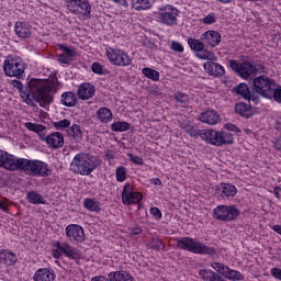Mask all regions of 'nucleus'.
<instances>
[{
  "label": "nucleus",
  "mask_w": 281,
  "mask_h": 281,
  "mask_svg": "<svg viewBox=\"0 0 281 281\" xmlns=\"http://www.w3.org/2000/svg\"><path fill=\"white\" fill-rule=\"evenodd\" d=\"M11 85L19 90L20 97L29 106H34L35 102H38L40 106H47L54 102V97H52L54 87L42 79H31L27 86L14 79Z\"/></svg>",
  "instance_id": "1"
},
{
  "label": "nucleus",
  "mask_w": 281,
  "mask_h": 281,
  "mask_svg": "<svg viewBox=\"0 0 281 281\" xmlns=\"http://www.w3.org/2000/svg\"><path fill=\"white\" fill-rule=\"evenodd\" d=\"M25 172L29 177H52V168L43 160L18 158L15 172Z\"/></svg>",
  "instance_id": "2"
},
{
  "label": "nucleus",
  "mask_w": 281,
  "mask_h": 281,
  "mask_svg": "<svg viewBox=\"0 0 281 281\" xmlns=\"http://www.w3.org/2000/svg\"><path fill=\"white\" fill-rule=\"evenodd\" d=\"M98 157L91 154H77L70 162V169L75 175L89 177L98 168Z\"/></svg>",
  "instance_id": "3"
},
{
  "label": "nucleus",
  "mask_w": 281,
  "mask_h": 281,
  "mask_svg": "<svg viewBox=\"0 0 281 281\" xmlns=\"http://www.w3.org/2000/svg\"><path fill=\"white\" fill-rule=\"evenodd\" d=\"M178 249H183V251H190V254H195L198 256H211L216 255V248L205 245L198 238L192 237H181L177 240Z\"/></svg>",
  "instance_id": "4"
},
{
  "label": "nucleus",
  "mask_w": 281,
  "mask_h": 281,
  "mask_svg": "<svg viewBox=\"0 0 281 281\" xmlns=\"http://www.w3.org/2000/svg\"><path fill=\"white\" fill-rule=\"evenodd\" d=\"M200 137L211 146H229L234 144V134L224 130H202Z\"/></svg>",
  "instance_id": "5"
},
{
  "label": "nucleus",
  "mask_w": 281,
  "mask_h": 281,
  "mask_svg": "<svg viewBox=\"0 0 281 281\" xmlns=\"http://www.w3.org/2000/svg\"><path fill=\"white\" fill-rule=\"evenodd\" d=\"M53 247H55L56 249L52 250V256L56 260H59V258H63V256H65V258H68V260H74L76 265H80V260H82V254L78 248L69 245V243L59 240L55 241L53 244Z\"/></svg>",
  "instance_id": "6"
},
{
  "label": "nucleus",
  "mask_w": 281,
  "mask_h": 281,
  "mask_svg": "<svg viewBox=\"0 0 281 281\" xmlns=\"http://www.w3.org/2000/svg\"><path fill=\"white\" fill-rule=\"evenodd\" d=\"M3 71L8 78L21 80L25 76V63L19 56L9 55L3 63Z\"/></svg>",
  "instance_id": "7"
},
{
  "label": "nucleus",
  "mask_w": 281,
  "mask_h": 281,
  "mask_svg": "<svg viewBox=\"0 0 281 281\" xmlns=\"http://www.w3.org/2000/svg\"><path fill=\"white\" fill-rule=\"evenodd\" d=\"M238 216H240V209L236 204H220L213 209V218H215V221L232 223L238 221Z\"/></svg>",
  "instance_id": "8"
},
{
  "label": "nucleus",
  "mask_w": 281,
  "mask_h": 281,
  "mask_svg": "<svg viewBox=\"0 0 281 281\" xmlns=\"http://www.w3.org/2000/svg\"><path fill=\"white\" fill-rule=\"evenodd\" d=\"M276 85L277 82L273 79L261 75L252 80L254 93L267 99L271 95V91H273Z\"/></svg>",
  "instance_id": "9"
},
{
  "label": "nucleus",
  "mask_w": 281,
  "mask_h": 281,
  "mask_svg": "<svg viewBox=\"0 0 281 281\" xmlns=\"http://www.w3.org/2000/svg\"><path fill=\"white\" fill-rule=\"evenodd\" d=\"M105 55L112 65L115 67H128L133 65V58L126 54L123 49L108 47L105 49Z\"/></svg>",
  "instance_id": "10"
},
{
  "label": "nucleus",
  "mask_w": 281,
  "mask_h": 281,
  "mask_svg": "<svg viewBox=\"0 0 281 281\" xmlns=\"http://www.w3.org/2000/svg\"><path fill=\"white\" fill-rule=\"evenodd\" d=\"M228 65L231 69L235 71V74H237L244 80H249L251 76H256V74H258L256 66H254V64L249 61L239 63L236 59H231L228 61Z\"/></svg>",
  "instance_id": "11"
},
{
  "label": "nucleus",
  "mask_w": 281,
  "mask_h": 281,
  "mask_svg": "<svg viewBox=\"0 0 281 281\" xmlns=\"http://www.w3.org/2000/svg\"><path fill=\"white\" fill-rule=\"evenodd\" d=\"M123 205H139L144 199V194L139 191H135V187L131 182H126L121 193Z\"/></svg>",
  "instance_id": "12"
},
{
  "label": "nucleus",
  "mask_w": 281,
  "mask_h": 281,
  "mask_svg": "<svg viewBox=\"0 0 281 281\" xmlns=\"http://www.w3.org/2000/svg\"><path fill=\"white\" fill-rule=\"evenodd\" d=\"M179 14H181V11H179V9H177L172 4H167L159 8L158 19L160 23H164V25L172 27V25H177V16H179Z\"/></svg>",
  "instance_id": "13"
},
{
  "label": "nucleus",
  "mask_w": 281,
  "mask_h": 281,
  "mask_svg": "<svg viewBox=\"0 0 281 281\" xmlns=\"http://www.w3.org/2000/svg\"><path fill=\"white\" fill-rule=\"evenodd\" d=\"M66 8L71 14L91 16V2L89 0H66Z\"/></svg>",
  "instance_id": "14"
},
{
  "label": "nucleus",
  "mask_w": 281,
  "mask_h": 281,
  "mask_svg": "<svg viewBox=\"0 0 281 281\" xmlns=\"http://www.w3.org/2000/svg\"><path fill=\"white\" fill-rule=\"evenodd\" d=\"M233 93H235V95H239L247 102H252L255 105L260 104V95H258L256 92H251V90H249V86L245 82L235 86L233 88Z\"/></svg>",
  "instance_id": "15"
},
{
  "label": "nucleus",
  "mask_w": 281,
  "mask_h": 281,
  "mask_svg": "<svg viewBox=\"0 0 281 281\" xmlns=\"http://www.w3.org/2000/svg\"><path fill=\"white\" fill-rule=\"evenodd\" d=\"M16 161H19V157L0 149V168H4V170L10 172H16Z\"/></svg>",
  "instance_id": "16"
},
{
  "label": "nucleus",
  "mask_w": 281,
  "mask_h": 281,
  "mask_svg": "<svg viewBox=\"0 0 281 281\" xmlns=\"http://www.w3.org/2000/svg\"><path fill=\"white\" fill-rule=\"evenodd\" d=\"M66 236L71 243H85V228L78 224H69L66 227Z\"/></svg>",
  "instance_id": "17"
},
{
  "label": "nucleus",
  "mask_w": 281,
  "mask_h": 281,
  "mask_svg": "<svg viewBox=\"0 0 281 281\" xmlns=\"http://www.w3.org/2000/svg\"><path fill=\"white\" fill-rule=\"evenodd\" d=\"M234 110L236 115H239V117H244L245 120H249L256 115V109L252 104L244 101L237 102Z\"/></svg>",
  "instance_id": "18"
},
{
  "label": "nucleus",
  "mask_w": 281,
  "mask_h": 281,
  "mask_svg": "<svg viewBox=\"0 0 281 281\" xmlns=\"http://www.w3.org/2000/svg\"><path fill=\"white\" fill-rule=\"evenodd\" d=\"M203 69L209 76H213V78H222V76H225V67L216 63V60L204 63Z\"/></svg>",
  "instance_id": "19"
},
{
  "label": "nucleus",
  "mask_w": 281,
  "mask_h": 281,
  "mask_svg": "<svg viewBox=\"0 0 281 281\" xmlns=\"http://www.w3.org/2000/svg\"><path fill=\"white\" fill-rule=\"evenodd\" d=\"M19 261L16 254L10 249L0 250V266L1 267H14Z\"/></svg>",
  "instance_id": "20"
},
{
  "label": "nucleus",
  "mask_w": 281,
  "mask_h": 281,
  "mask_svg": "<svg viewBox=\"0 0 281 281\" xmlns=\"http://www.w3.org/2000/svg\"><path fill=\"white\" fill-rule=\"evenodd\" d=\"M199 120L203 124H209L210 126H216V124H221V115L214 110H206L202 112L199 116Z\"/></svg>",
  "instance_id": "21"
},
{
  "label": "nucleus",
  "mask_w": 281,
  "mask_h": 281,
  "mask_svg": "<svg viewBox=\"0 0 281 281\" xmlns=\"http://www.w3.org/2000/svg\"><path fill=\"white\" fill-rule=\"evenodd\" d=\"M95 95V86L89 82H82L78 87V98L80 100H91Z\"/></svg>",
  "instance_id": "22"
},
{
  "label": "nucleus",
  "mask_w": 281,
  "mask_h": 281,
  "mask_svg": "<svg viewBox=\"0 0 281 281\" xmlns=\"http://www.w3.org/2000/svg\"><path fill=\"white\" fill-rule=\"evenodd\" d=\"M14 32L18 38L25 41V38H30V36H32V25L26 22H15Z\"/></svg>",
  "instance_id": "23"
},
{
  "label": "nucleus",
  "mask_w": 281,
  "mask_h": 281,
  "mask_svg": "<svg viewBox=\"0 0 281 281\" xmlns=\"http://www.w3.org/2000/svg\"><path fill=\"white\" fill-rule=\"evenodd\" d=\"M45 142L49 148H63L65 146V136L60 132H54L46 136Z\"/></svg>",
  "instance_id": "24"
},
{
  "label": "nucleus",
  "mask_w": 281,
  "mask_h": 281,
  "mask_svg": "<svg viewBox=\"0 0 281 281\" xmlns=\"http://www.w3.org/2000/svg\"><path fill=\"white\" fill-rule=\"evenodd\" d=\"M217 192L222 199H232L235 194H238V189L232 183L222 182L217 188Z\"/></svg>",
  "instance_id": "25"
},
{
  "label": "nucleus",
  "mask_w": 281,
  "mask_h": 281,
  "mask_svg": "<svg viewBox=\"0 0 281 281\" xmlns=\"http://www.w3.org/2000/svg\"><path fill=\"white\" fill-rule=\"evenodd\" d=\"M34 281H55L56 272L49 268H41L33 276Z\"/></svg>",
  "instance_id": "26"
},
{
  "label": "nucleus",
  "mask_w": 281,
  "mask_h": 281,
  "mask_svg": "<svg viewBox=\"0 0 281 281\" xmlns=\"http://www.w3.org/2000/svg\"><path fill=\"white\" fill-rule=\"evenodd\" d=\"M204 43L207 47H216L221 43V33L217 31H207L204 33Z\"/></svg>",
  "instance_id": "27"
},
{
  "label": "nucleus",
  "mask_w": 281,
  "mask_h": 281,
  "mask_svg": "<svg viewBox=\"0 0 281 281\" xmlns=\"http://www.w3.org/2000/svg\"><path fill=\"white\" fill-rule=\"evenodd\" d=\"M26 201L32 205H46L47 203L43 194L34 190H31L26 193Z\"/></svg>",
  "instance_id": "28"
},
{
  "label": "nucleus",
  "mask_w": 281,
  "mask_h": 281,
  "mask_svg": "<svg viewBox=\"0 0 281 281\" xmlns=\"http://www.w3.org/2000/svg\"><path fill=\"white\" fill-rule=\"evenodd\" d=\"M97 117L101 124H109V122H113V112L109 108H100L97 111Z\"/></svg>",
  "instance_id": "29"
},
{
  "label": "nucleus",
  "mask_w": 281,
  "mask_h": 281,
  "mask_svg": "<svg viewBox=\"0 0 281 281\" xmlns=\"http://www.w3.org/2000/svg\"><path fill=\"white\" fill-rule=\"evenodd\" d=\"M108 278L112 281H134L133 276L126 271H112Z\"/></svg>",
  "instance_id": "30"
},
{
  "label": "nucleus",
  "mask_w": 281,
  "mask_h": 281,
  "mask_svg": "<svg viewBox=\"0 0 281 281\" xmlns=\"http://www.w3.org/2000/svg\"><path fill=\"white\" fill-rule=\"evenodd\" d=\"M199 276L202 277V280L204 281H225L221 274L213 270H200Z\"/></svg>",
  "instance_id": "31"
},
{
  "label": "nucleus",
  "mask_w": 281,
  "mask_h": 281,
  "mask_svg": "<svg viewBox=\"0 0 281 281\" xmlns=\"http://www.w3.org/2000/svg\"><path fill=\"white\" fill-rule=\"evenodd\" d=\"M60 102L64 106H76V104H78V99L74 92L68 91L61 94Z\"/></svg>",
  "instance_id": "32"
},
{
  "label": "nucleus",
  "mask_w": 281,
  "mask_h": 281,
  "mask_svg": "<svg viewBox=\"0 0 281 281\" xmlns=\"http://www.w3.org/2000/svg\"><path fill=\"white\" fill-rule=\"evenodd\" d=\"M110 128L113 133H126V131H131V123L125 121H116L111 124Z\"/></svg>",
  "instance_id": "33"
},
{
  "label": "nucleus",
  "mask_w": 281,
  "mask_h": 281,
  "mask_svg": "<svg viewBox=\"0 0 281 281\" xmlns=\"http://www.w3.org/2000/svg\"><path fill=\"white\" fill-rule=\"evenodd\" d=\"M83 207L88 210V212H100L102 209L100 207V201H95L91 198H86L83 200Z\"/></svg>",
  "instance_id": "34"
},
{
  "label": "nucleus",
  "mask_w": 281,
  "mask_h": 281,
  "mask_svg": "<svg viewBox=\"0 0 281 281\" xmlns=\"http://www.w3.org/2000/svg\"><path fill=\"white\" fill-rule=\"evenodd\" d=\"M132 8L137 12H142V10H150V8H153V2H150V0H132Z\"/></svg>",
  "instance_id": "35"
},
{
  "label": "nucleus",
  "mask_w": 281,
  "mask_h": 281,
  "mask_svg": "<svg viewBox=\"0 0 281 281\" xmlns=\"http://www.w3.org/2000/svg\"><path fill=\"white\" fill-rule=\"evenodd\" d=\"M142 74L145 78H148V80H153V82H159V78H161L159 71L148 67L143 68Z\"/></svg>",
  "instance_id": "36"
},
{
  "label": "nucleus",
  "mask_w": 281,
  "mask_h": 281,
  "mask_svg": "<svg viewBox=\"0 0 281 281\" xmlns=\"http://www.w3.org/2000/svg\"><path fill=\"white\" fill-rule=\"evenodd\" d=\"M224 278L226 280H232V281H243L245 280V276L240 273L238 270H232V268L228 267V270L224 273Z\"/></svg>",
  "instance_id": "37"
},
{
  "label": "nucleus",
  "mask_w": 281,
  "mask_h": 281,
  "mask_svg": "<svg viewBox=\"0 0 281 281\" xmlns=\"http://www.w3.org/2000/svg\"><path fill=\"white\" fill-rule=\"evenodd\" d=\"M266 100H274V102H278V104H281V86L278 83H274V87L272 88L270 95L266 97Z\"/></svg>",
  "instance_id": "38"
},
{
  "label": "nucleus",
  "mask_w": 281,
  "mask_h": 281,
  "mask_svg": "<svg viewBox=\"0 0 281 281\" xmlns=\"http://www.w3.org/2000/svg\"><path fill=\"white\" fill-rule=\"evenodd\" d=\"M173 100L181 104L184 109H187L188 104H190V97L184 92H176L173 95Z\"/></svg>",
  "instance_id": "39"
},
{
  "label": "nucleus",
  "mask_w": 281,
  "mask_h": 281,
  "mask_svg": "<svg viewBox=\"0 0 281 281\" xmlns=\"http://www.w3.org/2000/svg\"><path fill=\"white\" fill-rule=\"evenodd\" d=\"M150 249L155 251H166V244L160 238L151 237L149 239Z\"/></svg>",
  "instance_id": "40"
},
{
  "label": "nucleus",
  "mask_w": 281,
  "mask_h": 281,
  "mask_svg": "<svg viewBox=\"0 0 281 281\" xmlns=\"http://www.w3.org/2000/svg\"><path fill=\"white\" fill-rule=\"evenodd\" d=\"M116 181L119 183H124L128 177V170L124 166H119L115 170Z\"/></svg>",
  "instance_id": "41"
},
{
  "label": "nucleus",
  "mask_w": 281,
  "mask_h": 281,
  "mask_svg": "<svg viewBox=\"0 0 281 281\" xmlns=\"http://www.w3.org/2000/svg\"><path fill=\"white\" fill-rule=\"evenodd\" d=\"M57 47L60 52L64 53V56L76 58V48H74V46H69L67 44H57Z\"/></svg>",
  "instance_id": "42"
},
{
  "label": "nucleus",
  "mask_w": 281,
  "mask_h": 281,
  "mask_svg": "<svg viewBox=\"0 0 281 281\" xmlns=\"http://www.w3.org/2000/svg\"><path fill=\"white\" fill-rule=\"evenodd\" d=\"M67 134L74 139H80L82 137V130L79 124H72L68 127Z\"/></svg>",
  "instance_id": "43"
},
{
  "label": "nucleus",
  "mask_w": 281,
  "mask_h": 281,
  "mask_svg": "<svg viewBox=\"0 0 281 281\" xmlns=\"http://www.w3.org/2000/svg\"><path fill=\"white\" fill-rule=\"evenodd\" d=\"M196 56L201 60H209L207 63H211L212 60H218V58L212 53V50H207L205 48H203L200 53H196Z\"/></svg>",
  "instance_id": "44"
},
{
  "label": "nucleus",
  "mask_w": 281,
  "mask_h": 281,
  "mask_svg": "<svg viewBox=\"0 0 281 281\" xmlns=\"http://www.w3.org/2000/svg\"><path fill=\"white\" fill-rule=\"evenodd\" d=\"M188 45L191 49H193V52H198V54L205 47V44L192 37L188 38Z\"/></svg>",
  "instance_id": "45"
},
{
  "label": "nucleus",
  "mask_w": 281,
  "mask_h": 281,
  "mask_svg": "<svg viewBox=\"0 0 281 281\" xmlns=\"http://www.w3.org/2000/svg\"><path fill=\"white\" fill-rule=\"evenodd\" d=\"M69 126H71V121L67 119L53 122V127L55 128V131H67Z\"/></svg>",
  "instance_id": "46"
},
{
  "label": "nucleus",
  "mask_w": 281,
  "mask_h": 281,
  "mask_svg": "<svg viewBox=\"0 0 281 281\" xmlns=\"http://www.w3.org/2000/svg\"><path fill=\"white\" fill-rule=\"evenodd\" d=\"M130 236H139L144 234V228L139 224H134L133 226L128 227Z\"/></svg>",
  "instance_id": "47"
},
{
  "label": "nucleus",
  "mask_w": 281,
  "mask_h": 281,
  "mask_svg": "<svg viewBox=\"0 0 281 281\" xmlns=\"http://www.w3.org/2000/svg\"><path fill=\"white\" fill-rule=\"evenodd\" d=\"M212 269L217 271V273H221V276H223V277L225 276L226 271H228V267L221 262H213Z\"/></svg>",
  "instance_id": "48"
},
{
  "label": "nucleus",
  "mask_w": 281,
  "mask_h": 281,
  "mask_svg": "<svg viewBox=\"0 0 281 281\" xmlns=\"http://www.w3.org/2000/svg\"><path fill=\"white\" fill-rule=\"evenodd\" d=\"M127 157L132 164H135V166H144V158L135 154H127Z\"/></svg>",
  "instance_id": "49"
},
{
  "label": "nucleus",
  "mask_w": 281,
  "mask_h": 281,
  "mask_svg": "<svg viewBox=\"0 0 281 281\" xmlns=\"http://www.w3.org/2000/svg\"><path fill=\"white\" fill-rule=\"evenodd\" d=\"M91 69L93 74H97L98 76H103L104 74V66L100 63H93Z\"/></svg>",
  "instance_id": "50"
},
{
  "label": "nucleus",
  "mask_w": 281,
  "mask_h": 281,
  "mask_svg": "<svg viewBox=\"0 0 281 281\" xmlns=\"http://www.w3.org/2000/svg\"><path fill=\"white\" fill-rule=\"evenodd\" d=\"M171 49L172 52H177L178 54H183L184 52L183 44L177 41L171 42Z\"/></svg>",
  "instance_id": "51"
},
{
  "label": "nucleus",
  "mask_w": 281,
  "mask_h": 281,
  "mask_svg": "<svg viewBox=\"0 0 281 281\" xmlns=\"http://www.w3.org/2000/svg\"><path fill=\"white\" fill-rule=\"evenodd\" d=\"M10 205V200L8 198H3L2 201H0V210L4 212L5 214H10V209L8 207Z\"/></svg>",
  "instance_id": "52"
},
{
  "label": "nucleus",
  "mask_w": 281,
  "mask_h": 281,
  "mask_svg": "<svg viewBox=\"0 0 281 281\" xmlns=\"http://www.w3.org/2000/svg\"><path fill=\"white\" fill-rule=\"evenodd\" d=\"M57 58H58V63H60L61 65H69V63H71V60H74L72 57H69L65 54H59L57 56Z\"/></svg>",
  "instance_id": "53"
},
{
  "label": "nucleus",
  "mask_w": 281,
  "mask_h": 281,
  "mask_svg": "<svg viewBox=\"0 0 281 281\" xmlns=\"http://www.w3.org/2000/svg\"><path fill=\"white\" fill-rule=\"evenodd\" d=\"M216 21V15L214 13L207 14L205 18H203L202 23L205 25H212Z\"/></svg>",
  "instance_id": "54"
},
{
  "label": "nucleus",
  "mask_w": 281,
  "mask_h": 281,
  "mask_svg": "<svg viewBox=\"0 0 281 281\" xmlns=\"http://www.w3.org/2000/svg\"><path fill=\"white\" fill-rule=\"evenodd\" d=\"M150 215L156 218V221H161V210H159V207H151L150 209Z\"/></svg>",
  "instance_id": "55"
},
{
  "label": "nucleus",
  "mask_w": 281,
  "mask_h": 281,
  "mask_svg": "<svg viewBox=\"0 0 281 281\" xmlns=\"http://www.w3.org/2000/svg\"><path fill=\"white\" fill-rule=\"evenodd\" d=\"M180 128H182L183 131H186V133L190 130V127L192 126V123L188 120H181L180 122H178Z\"/></svg>",
  "instance_id": "56"
},
{
  "label": "nucleus",
  "mask_w": 281,
  "mask_h": 281,
  "mask_svg": "<svg viewBox=\"0 0 281 281\" xmlns=\"http://www.w3.org/2000/svg\"><path fill=\"white\" fill-rule=\"evenodd\" d=\"M224 128L226 131H231V133H240V130L238 128V126H236L233 123H226L224 124Z\"/></svg>",
  "instance_id": "57"
},
{
  "label": "nucleus",
  "mask_w": 281,
  "mask_h": 281,
  "mask_svg": "<svg viewBox=\"0 0 281 281\" xmlns=\"http://www.w3.org/2000/svg\"><path fill=\"white\" fill-rule=\"evenodd\" d=\"M270 273L273 278H276V280H280L281 281V269L280 268H272L270 270Z\"/></svg>",
  "instance_id": "58"
},
{
  "label": "nucleus",
  "mask_w": 281,
  "mask_h": 281,
  "mask_svg": "<svg viewBox=\"0 0 281 281\" xmlns=\"http://www.w3.org/2000/svg\"><path fill=\"white\" fill-rule=\"evenodd\" d=\"M187 133H188V135H191V137H199V135H201V133H199V131L194 130L193 126L189 127Z\"/></svg>",
  "instance_id": "59"
},
{
  "label": "nucleus",
  "mask_w": 281,
  "mask_h": 281,
  "mask_svg": "<svg viewBox=\"0 0 281 281\" xmlns=\"http://www.w3.org/2000/svg\"><path fill=\"white\" fill-rule=\"evenodd\" d=\"M91 281H112V279L105 276H95L91 278Z\"/></svg>",
  "instance_id": "60"
},
{
  "label": "nucleus",
  "mask_w": 281,
  "mask_h": 281,
  "mask_svg": "<svg viewBox=\"0 0 281 281\" xmlns=\"http://www.w3.org/2000/svg\"><path fill=\"white\" fill-rule=\"evenodd\" d=\"M113 3H116V5H122L123 8H128V1L126 0H109Z\"/></svg>",
  "instance_id": "61"
},
{
  "label": "nucleus",
  "mask_w": 281,
  "mask_h": 281,
  "mask_svg": "<svg viewBox=\"0 0 281 281\" xmlns=\"http://www.w3.org/2000/svg\"><path fill=\"white\" fill-rule=\"evenodd\" d=\"M25 128H27V131H32L34 133V131H36V123L27 122V123H25Z\"/></svg>",
  "instance_id": "62"
},
{
  "label": "nucleus",
  "mask_w": 281,
  "mask_h": 281,
  "mask_svg": "<svg viewBox=\"0 0 281 281\" xmlns=\"http://www.w3.org/2000/svg\"><path fill=\"white\" fill-rule=\"evenodd\" d=\"M271 229L273 232H276V234H279V236H281V225L280 224H276V225L271 226Z\"/></svg>",
  "instance_id": "63"
},
{
  "label": "nucleus",
  "mask_w": 281,
  "mask_h": 281,
  "mask_svg": "<svg viewBox=\"0 0 281 281\" xmlns=\"http://www.w3.org/2000/svg\"><path fill=\"white\" fill-rule=\"evenodd\" d=\"M274 148L277 150H280L281 151V137H278L276 140H274Z\"/></svg>",
  "instance_id": "64"
}]
</instances>
